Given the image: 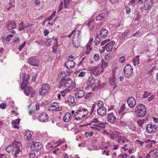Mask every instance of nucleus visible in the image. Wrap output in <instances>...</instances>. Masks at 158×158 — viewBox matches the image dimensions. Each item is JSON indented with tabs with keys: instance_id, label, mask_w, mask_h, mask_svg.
<instances>
[{
	"instance_id": "nucleus-48",
	"label": "nucleus",
	"mask_w": 158,
	"mask_h": 158,
	"mask_svg": "<svg viewBox=\"0 0 158 158\" xmlns=\"http://www.w3.org/2000/svg\"><path fill=\"white\" fill-rule=\"evenodd\" d=\"M85 73L83 71L81 72L79 74H78V76L79 77H83L85 76Z\"/></svg>"
},
{
	"instance_id": "nucleus-62",
	"label": "nucleus",
	"mask_w": 158,
	"mask_h": 158,
	"mask_svg": "<svg viewBox=\"0 0 158 158\" xmlns=\"http://www.w3.org/2000/svg\"><path fill=\"white\" fill-rule=\"evenodd\" d=\"M58 48L57 44L56 43V44L53 47V52L54 51V50H56Z\"/></svg>"
},
{
	"instance_id": "nucleus-54",
	"label": "nucleus",
	"mask_w": 158,
	"mask_h": 158,
	"mask_svg": "<svg viewBox=\"0 0 158 158\" xmlns=\"http://www.w3.org/2000/svg\"><path fill=\"white\" fill-rule=\"evenodd\" d=\"M12 127L14 128L19 129V127L18 126L19 125L15 124L14 123H13V122H12Z\"/></svg>"
},
{
	"instance_id": "nucleus-51",
	"label": "nucleus",
	"mask_w": 158,
	"mask_h": 158,
	"mask_svg": "<svg viewBox=\"0 0 158 158\" xmlns=\"http://www.w3.org/2000/svg\"><path fill=\"white\" fill-rule=\"evenodd\" d=\"M150 94L147 92H144V93L143 94V98H146L148 97L150 95Z\"/></svg>"
},
{
	"instance_id": "nucleus-5",
	"label": "nucleus",
	"mask_w": 158,
	"mask_h": 158,
	"mask_svg": "<svg viewBox=\"0 0 158 158\" xmlns=\"http://www.w3.org/2000/svg\"><path fill=\"white\" fill-rule=\"evenodd\" d=\"M124 73L127 77H129L131 76L133 73V68L129 64H127L124 68Z\"/></svg>"
},
{
	"instance_id": "nucleus-25",
	"label": "nucleus",
	"mask_w": 158,
	"mask_h": 158,
	"mask_svg": "<svg viewBox=\"0 0 158 158\" xmlns=\"http://www.w3.org/2000/svg\"><path fill=\"white\" fill-rule=\"evenodd\" d=\"M108 32V31L106 28H102L100 31V36L101 37L104 38L107 36Z\"/></svg>"
},
{
	"instance_id": "nucleus-7",
	"label": "nucleus",
	"mask_w": 158,
	"mask_h": 158,
	"mask_svg": "<svg viewBox=\"0 0 158 158\" xmlns=\"http://www.w3.org/2000/svg\"><path fill=\"white\" fill-rule=\"evenodd\" d=\"M157 128V126L154 124H148L146 127L147 132L149 134L155 132Z\"/></svg>"
},
{
	"instance_id": "nucleus-8",
	"label": "nucleus",
	"mask_w": 158,
	"mask_h": 158,
	"mask_svg": "<svg viewBox=\"0 0 158 158\" xmlns=\"http://www.w3.org/2000/svg\"><path fill=\"white\" fill-rule=\"evenodd\" d=\"M39 60L36 57L32 56L28 60V63L31 65L38 67L39 66Z\"/></svg>"
},
{
	"instance_id": "nucleus-49",
	"label": "nucleus",
	"mask_w": 158,
	"mask_h": 158,
	"mask_svg": "<svg viewBox=\"0 0 158 158\" xmlns=\"http://www.w3.org/2000/svg\"><path fill=\"white\" fill-rule=\"evenodd\" d=\"M6 104L4 103H2L0 105V107L2 109H5L6 108Z\"/></svg>"
},
{
	"instance_id": "nucleus-40",
	"label": "nucleus",
	"mask_w": 158,
	"mask_h": 158,
	"mask_svg": "<svg viewBox=\"0 0 158 158\" xmlns=\"http://www.w3.org/2000/svg\"><path fill=\"white\" fill-rule=\"evenodd\" d=\"M70 0H64V7L67 8L69 6V2Z\"/></svg>"
},
{
	"instance_id": "nucleus-41",
	"label": "nucleus",
	"mask_w": 158,
	"mask_h": 158,
	"mask_svg": "<svg viewBox=\"0 0 158 158\" xmlns=\"http://www.w3.org/2000/svg\"><path fill=\"white\" fill-rule=\"evenodd\" d=\"M91 44L90 43H88L86 45V49L87 50L91 51L92 50V47H91Z\"/></svg>"
},
{
	"instance_id": "nucleus-55",
	"label": "nucleus",
	"mask_w": 158,
	"mask_h": 158,
	"mask_svg": "<svg viewBox=\"0 0 158 158\" xmlns=\"http://www.w3.org/2000/svg\"><path fill=\"white\" fill-rule=\"evenodd\" d=\"M125 57L124 56L121 57L120 58L119 61L121 63H123L125 61Z\"/></svg>"
},
{
	"instance_id": "nucleus-24",
	"label": "nucleus",
	"mask_w": 158,
	"mask_h": 158,
	"mask_svg": "<svg viewBox=\"0 0 158 158\" xmlns=\"http://www.w3.org/2000/svg\"><path fill=\"white\" fill-rule=\"evenodd\" d=\"M144 142L145 143H148L147 146L148 148H151L155 145L156 142L155 140H151L150 139H146Z\"/></svg>"
},
{
	"instance_id": "nucleus-53",
	"label": "nucleus",
	"mask_w": 158,
	"mask_h": 158,
	"mask_svg": "<svg viewBox=\"0 0 158 158\" xmlns=\"http://www.w3.org/2000/svg\"><path fill=\"white\" fill-rule=\"evenodd\" d=\"M129 31L128 30H127L124 33L121 34V35L122 36H124V38H125V37L127 35L129 32Z\"/></svg>"
},
{
	"instance_id": "nucleus-35",
	"label": "nucleus",
	"mask_w": 158,
	"mask_h": 158,
	"mask_svg": "<svg viewBox=\"0 0 158 158\" xmlns=\"http://www.w3.org/2000/svg\"><path fill=\"white\" fill-rule=\"evenodd\" d=\"M129 128L132 131H134L136 129L135 125L133 123H131L129 126Z\"/></svg>"
},
{
	"instance_id": "nucleus-57",
	"label": "nucleus",
	"mask_w": 158,
	"mask_h": 158,
	"mask_svg": "<svg viewBox=\"0 0 158 158\" xmlns=\"http://www.w3.org/2000/svg\"><path fill=\"white\" fill-rule=\"evenodd\" d=\"M125 8L127 13V14H129L131 11V10L130 8L127 6H126Z\"/></svg>"
},
{
	"instance_id": "nucleus-11",
	"label": "nucleus",
	"mask_w": 158,
	"mask_h": 158,
	"mask_svg": "<svg viewBox=\"0 0 158 158\" xmlns=\"http://www.w3.org/2000/svg\"><path fill=\"white\" fill-rule=\"evenodd\" d=\"M16 24L15 20H9L6 22V27L9 30H11L16 28Z\"/></svg>"
},
{
	"instance_id": "nucleus-36",
	"label": "nucleus",
	"mask_w": 158,
	"mask_h": 158,
	"mask_svg": "<svg viewBox=\"0 0 158 158\" xmlns=\"http://www.w3.org/2000/svg\"><path fill=\"white\" fill-rule=\"evenodd\" d=\"M139 56H137L133 60V61L135 65H137L139 63Z\"/></svg>"
},
{
	"instance_id": "nucleus-61",
	"label": "nucleus",
	"mask_w": 158,
	"mask_h": 158,
	"mask_svg": "<svg viewBox=\"0 0 158 158\" xmlns=\"http://www.w3.org/2000/svg\"><path fill=\"white\" fill-rule=\"evenodd\" d=\"M92 123H99V121L97 118H95L92 120Z\"/></svg>"
},
{
	"instance_id": "nucleus-17",
	"label": "nucleus",
	"mask_w": 158,
	"mask_h": 158,
	"mask_svg": "<svg viewBox=\"0 0 158 158\" xmlns=\"http://www.w3.org/2000/svg\"><path fill=\"white\" fill-rule=\"evenodd\" d=\"M48 116L47 113H42L39 116V120L40 122H45L48 121Z\"/></svg>"
},
{
	"instance_id": "nucleus-23",
	"label": "nucleus",
	"mask_w": 158,
	"mask_h": 158,
	"mask_svg": "<svg viewBox=\"0 0 158 158\" xmlns=\"http://www.w3.org/2000/svg\"><path fill=\"white\" fill-rule=\"evenodd\" d=\"M95 83V79L92 76L89 77L86 83L89 86H93Z\"/></svg>"
},
{
	"instance_id": "nucleus-44",
	"label": "nucleus",
	"mask_w": 158,
	"mask_h": 158,
	"mask_svg": "<svg viewBox=\"0 0 158 158\" xmlns=\"http://www.w3.org/2000/svg\"><path fill=\"white\" fill-rule=\"evenodd\" d=\"M51 39H48L47 41L45 42V44L48 46H49L51 45Z\"/></svg>"
},
{
	"instance_id": "nucleus-38",
	"label": "nucleus",
	"mask_w": 158,
	"mask_h": 158,
	"mask_svg": "<svg viewBox=\"0 0 158 158\" xmlns=\"http://www.w3.org/2000/svg\"><path fill=\"white\" fill-rule=\"evenodd\" d=\"M101 62L103 68H105L107 66V63L103 60L101 61Z\"/></svg>"
},
{
	"instance_id": "nucleus-34",
	"label": "nucleus",
	"mask_w": 158,
	"mask_h": 158,
	"mask_svg": "<svg viewBox=\"0 0 158 158\" xmlns=\"http://www.w3.org/2000/svg\"><path fill=\"white\" fill-rule=\"evenodd\" d=\"M104 15L103 14L98 15L96 18V20L97 21L100 20L104 19Z\"/></svg>"
},
{
	"instance_id": "nucleus-10",
	"label": "nucleus",
	"mask_w": 158,
	"mask_h": 158,
	"mask_svg": "<svg viewBox=\"0 0 158 158\" xmlns=\"http://www.w3.org/2000/svg\"><path fill=\"white\" fill-rule=\"evenodd\" d=\"M62 109V107L59 106L56 102L51 104L48 108V110L49 111L56 110L59 111L61 110Z\"/></svg>"
},
{
	"instance_id": "nucleus-27",
	"label": "nucleus",
	"mask_w": 158,
	"mask_h": 158,
	"mask_svg": "<svg viewBox=\"0 0 158 158\" xmlns=\"http://www.w3.org/2000/svg\"><path fill=\"white\" fill-rule=\"evenodd\" d=\"M71 115L70 113L68 112L66 113L64 117L63 118V120L65 122H69L71 119Z\"/></svg>"
},
{
	"instance_id": "nucleus-22",
	"label": "nucleus",
	"mask_w": 158,
	"mask_h": 158,
	"mask_svg": "<svg viewBox=\"0 0 158 158\" xmlns=\"http://www.w3.org/2000/svg\"><path fill=\"white\" fill-rule=\"evenodd\" d=\"M107 109L105 107L100 108L97 110L98 114L100 116H103L106 114Z\"/></svg>"
},
{
	"instance_id": "nucleus-6",
	"label": "nucleus",
	"mask_w": 158,
	"mask_h": 158,
	"mask_svg": "<svg viewBox=\"0 0 158 158\" xmlns=\"http://www.w3.org/2000/svg\"><path fill=\"white\" fill-rule=\"evenodd\" d=\"M50 90V87L48 84H45L42 85L40 89L39 90L40 94L41 95L46 94Z\"/></svg>"
},
{
	"instance_id": "nucleus-21",
	"label": "nucleus",
	"mask_w": 158,
	"mask_h": 158,
	"mask_svg": "<svg viewBox=\"0 0 158 158\" xmlns=\"http://www.w3.org/2000/svg\"><path fill=\"white\" fill-rule=\"evenodd\" d=\"M75 65V63L73 60H69L67 61L65 64V67L68 69L73 68Z\"/></svg>"
},
{
	"instance_id": "nucleus-43",
	"label": "nucleus",
	"mask_w": 158,
	"mask_h": 158,
	"mask_svg": "<svg viewBox=\"0 0 158 158\" xmlns=\"http://www.w3.org/2000/svg\"><path fill=\"white\" fill-rule=\"evenodd\" d=\"M140 34H141L139 31H136L135 33L133 34L131 36H136V37H139V36H140Z\"/></svg>"
},
{
	"instance_id": "nucleus-12",
	"label": "nucleus",
	"mask_w": 158,
	"mask_h": 158,
	"mask_svg": "<svg viewBox=\"0 0 158 158\" xmlns=\"http://www.w3.org/2000/svg\"><path fill=\"white\" fill-rule=\"evenodd\" d=\"M42 148L43 145L40 142H35L31 146V149L32 150L35 151L40 150Z\"/></svg>"
},
{
	"instance_id": "nucleus-52",
	"label": "nucleus",
	"mask_w": 158,
	"mask_h": 158,
	"mask_svg": "<svg viewBox=\"0 0 158 158\" xmlns=\"http://www.w3.org/2000/svg\"><path fill=\"white\" fill-rule=\"evenodd\" d=\"M26 42H25L22 45H20L19 47V51H21L23 48V47H24Z\"/></svg>"
},
{
	"instance_id": "nucleus-9",
	"label": "nucleus",
	"mask_w": 158,
	"mask_h": 158,
	"mask_svg": "<svg viewBox=\"0 0 158 158\" xmlns=\"http://www.w3.org/2000/svg\"><path fill=\"white\" fill-rule=\"evenodd\" d=\"M153 2L154 0H145L142 8L145 10H148L152 7Z\"/></svg>"
},
{
	"instance_id": "nucleus-19",
	"label": "nucleus",
	"mask_w": 158,
	"mask_h": 158,
	"mask_svg": "<svg viewBox=\"0 0 158 158\" xmlns=\"http://www.w3.org/2000/svg\"><path fill=\"white\" fill-rule=\"evenodd\" d=\"M65 103L67 102L69 103V105L71 107L73 106L75 104L76 102H75L74 97L72 96H69L67 101H65Z\"/></svg>"
},
{
	"instance_id": "nucleus-31",
	"label": "nucleus",
	"mask_w": 158,
	"mask_h": 158,
	"mask_svg": "<svg viewBox=\"0 0 158 158\" xmlns=\"http://www.w3.org/2000/svg\"><path fill=\"white\" fill-rule=\"evenodd\" d=\"M119 136V133L116 131L110 135V137L111 139H114L115 138H118Z\"/></svg>"
},
{
	"instance_id": "nucleus-13",
	"label": "nucleus",
	"mask_w": 158,
	"mask_h": 158,
	"mask_svg": "<svg viewBox=\"0 0 158 158\" xmlns=\"http://www.w3.org/2000/svg\"><path fill=\"white\" fill-rule=\"evenodd\" d=\"M109 84L112 86H113L114 89H115L118 86L114 74H112V76L109 78Z\"/></svg>"
},
{
	"instance_id": "nucleus-14",
	"label": "nucleus",
	"mask_w": 158,
	"mask_h": 158,
	"mask_svg": "<svg viewBox=\"0 0 158 158\" xmlns=\"http://www.w3.org/2000/svg\"><path fill=\"white\" fill-rule=\"evenodd\" d=\"M100 68L98 66H93L90 69V73L93 74L98 75L101 74L102 70L100 71Z\"/></svg>"
},
{
	"instance_id": "nucleus-45",
	"label": "nucleus",
	"mask_w": 158,
	"mask_h": 158,
	"mask_svg": "<svg viewBox=\"0 0 158 158\" xmlns=\"http://www.w3.org/2000/svg\"><path fill=\"white\" fill-rule=\"evenodd\" d=\"M29 156L31 158H33L35 156V154L34 152H31L29 154Z\"/></svg>"
},
{
	"instance_id": "nucleus-64",
	"label": "nucleus",
	"mask_w": 158,
	"mask_h": 158,
	"mask_svg": "<svg viewBox=\"0 0 158 158\" xmlns=\"http://www.w3.org/2000/svg\"><path fill=\"white\" fill-rule=\"evenodd\" d=\"M32 25V24L27 23V24H25V29L26 28L28 27L31 26Z\"/></svg>"
},
{
	"instance_id": "nucleus-28",
	"label": "nucleus",
	"mask_w": 158,
	"mask_h": 158,
	"mask_svg": "<svg viewBox=\"0 0 158 158\" xmlns=\"http://www.w3.org/2000/svg\"><path fill=\"white\" fill-rule=\"evenodd\" d=\"M30 78V76L28 74L26 78L23 81V82L21 84V85H22V86H24L25 87L27 86L28 83V81Z\"/></svg>"
},
{
	"instance_id": "nucleus-4",
	"label": "nucleus",
	"mask_w": 158,
	"mask_h": 158,
	"mask_svg": "<svg viewBox=\"0 0 158 158\" xmlns=\"http://www.w3.org/2000/svg\"><path fill=\"white\" fill-rule=\"evenodd\" d=\"M72 84L73 81L70 78H62L59 81L58 87L61 88L62 86H65L68 88L72 86Z\"/></svg>"
},
{
	"instance_id": "nucleus-33",
	"label": "nucleus",
	"mask_w": 158,
	"mask_h": 158,
	"mask_svg": "<svg viewBox=\"0 0 158 158\" xmlns=\"http://www.w3.org/2000/svg\"><path fill=\"white\" fill-rule=\"evenodd\" d=\"M25 25H23V22H21L19 24V31L25 30Z\"/></svg>"
},
{
	"instance_id": "nucleus-42",
	"label": "nucleus",
	"mask_w": 158,
	"mask_h": 158,
	"mask_svg": "<svg viewBox=\"0 0 158 158\" xmlns=\"http://www.w3.org/2000/svg\"><path fill=\"white\" fill-rule=\"evenodd\" d=\"M97 106V103H94L92 106L91 109V112H93V111H94L95 109H96V107Z\"/></svg>"
},
{
	"instance_id": "nucleus-60",
	"label": "nucleus",
	"mask_w": 158,
	"mask_h": 158,
	"mask_svg": "<svg viewBox=\"0 0 158 158\" xmlns=\"http://www.w3.org/2000/svg\"><path fill=\"white\" fill-rule=\"evenodd\" d=\"M49 31L47 29H45L44 31V33L45 36H47L49 33Z\"/></svg>"
},
{
	"instance_id": "nucleus-30",
	"label": "nucleus",
	"mask_w": 158,
	"mask_h": 158,
	"mask_svg": "<svg viewBox=\"0 0 158 158\" xmlns=\"http://www.w3.org/2000/svg\"><path fill=\"white\" fill-rule=\"evenodd\" d=\"M149 153L152 155L153 158H158V152H154L153 150H151L149 152Z\"/></svg>"
},
{
	"instance_id": "nucleus-58",
	"label": "nucleus",
	"mask_w": 158,
	"mask_h": 158,
	"mask_svg": "<svg viewBox=\"0 0 158 158\" xmlns=\"http://www.w3.org/2000/svg\"><path fill=\"white\" fill-rule=\"evenodd\" d=\"M118 142L120 143L121 141L122 140V137L119 135V136L118 137Z\"/></svg>"
},
{
	"instance_id": "nucleus-16",
	"label": "nucleus",
	"mask_w": 158,
	"mask_h": 158,
	"mask_svg": "<svg viewBox=\"0 0 158 158\" xmlns=\"http://www.w3.org/2000/svg\"><path fill=\"white\" fill-rule=\"evenodd\" d=\"M127 101L129 107L131 108L134 107L136 104V101L133 97L129 98Z\"/></svg>"
},
{
	"instance_id": "nucleus-18",
	"label": "nucleus",
	"mask_w": 158,
	"mask_h": 158,
	"mask_svg": "<svg viewBox=\"0 0 158 158\" xmlns=\"http://www.w3.org/2000/svg\"><path fill=\"white\" fill-rule=\"evenodd\" d=\"M107 118V121L112 124L114 123L116 119V117L112 113L108 114Z\"/></svg>"
},
{
	"instance_id": "nucleus-15",
	"label": "nucleus",
	"mask_w": 158,
	"mask_h": 158,
	"mask_svg": "<svg viewBox=\"0 0 158 158\" xmlns=\"http://www.w3.org/2000/svg\"><path fill=\"white\" fill-rule=\"evenodd\" d=\"M22 89H24V92L27 95H29L30 93L32 95L35 94V92L32 91V89L30 86L25 87L24 86H22Z\"/></svg>"
},
{
	"instance_id": "nucleus-32",
	"label": "nucleus",
	"mask_w": 158,
	"mask_h": 158,
	"mask_svg": "<svg viewBox=\"0 0 158 158\" xmlns=\"http://www.w3.org/2000/svg\"><path fill=\"white\" fill-rule=\"evenodd\" d=\"M70 90L69 89H64L61 92V94H62V96L63 97L65 96L68 93L70 92Z\"/></svg>"
},
{
	"instance_id": "nucleus-26",
	"label": "nucleus",
	"mask_w": 158,
	"mask_h": 158,
	"mask_svg": "<svg viewBox=\"0 0 158 158\" xmlns=\"http://www.w3.org/2000/svg\"><path fill=\"white\" fill-rule=\"evenodd\" d=\"M85 95V92L82 90H80L77 91L75 94L76 98H81L82 97Z\"/></svg>"
},
{
	"instance_id": "nucleus-59",
	"label": "nucleus",
	"mask_w": 158,
	"mask_h": 158,
	"mask_svg": "<svg viewBox=\"0 0 158 158\" xmlns=\"http://www.w3.org/2000/svg\"><path fill=\"white\" fill-rule=\"evenodd\" d=\"M12 122H13V123H14L19 125V120L18 119H16L15 121H12Z\"/></svg>"
},
{
	"instance_id": "nucleus-46",
	"label": "nucleus",
	"mask_w": 158,
	"mask_h": 158,
	"mask_svg": "<svg viewBox=\"0 0 158 158\" xmlns=\"http://www.w3.org/2000/svg\"><path fill=\"white\" fill-rule=\"evenodd\" d=\"M144 123V120H139L138 121L137 123L139 126H141L142 124Z\"/></svg>"
},
{
	"instance_id": "nucleus-39",
	"label": "nucleus",
	"mask_w": 158,
	"mask_h": 158,
	"mask_svg": "<svg viewBox=\"0 0 158 158\" xmlns=\"http://www.w3.org/2000/svg\"><path fill=\"white\" fill-rule=\"evenodd\" d=\"M97 105L98 107L99 108L104 107L103 106V102L101 101H98V102L97 103Z\"/></svg>"
},
{
	"instance_id": "nucleus-50",
	"label": "nucleus",
	"mask_w": 158,
	"mask_h": 158,
	"mask_svg": "<svg viewBox=\"0 0 158 158\" xmlns=\"http://www.w3.org/2000/svg\"><path fill=\"white\" fill-rule=\"evenodd\" d=\"M110 39H107L106 40H105L104 41H102V43H101V46H103L106 43H107L108 42H109L110 41Z\"/></svg>"
},
{
	"instance_id": "nucleus-2",
	"label": "nucleus",
	"mask_w": 158,
	"mask_h": 158,
	"mask_svg": "<svg viewBox=\"0 0 158 158\" xmlns=\"http://www.w3.org/2000/svg\"><path fill=\"white\" fill-rule=\"evenodd\" d=\"M135 113L137 117H142L145 115L146 114V110L144 105L139 103L138 104L135 108Z\"/></svg>"
},
{
	"instance_id": "nucleus-20",
	"label": "nucleus",
	"mask_w": 158,
	"mask_h": 158,
	"mask_svg": "<svg viewBox=\"0 0 158 158\" xmlns=\"http://www.w3.org/2000/svg\"><path fill=\"white\" fill-rule=\"evenodd\" d=\"M115 43L114 41H112L110 42V44H109V42L107 43L103 47L105 48L107 52H110L112 51L113 46L114 44Z\"/></svg>"
},
{
	"instance_id": "nucleus-29",
	"label": "nucleus",
	"mask_w": 158,
	"mask_h": 158,
	"mask_svg": "<svg viewBox=\"0 0 158 158\" xmlns=\"http://www.w3.org/2000/svg\"><path fill=\"white\" fill-rule=\"evenodd\" d=\"M69 74V73H67V74L64 71L62 72L60 74H59L58 75V78L57 79V81H59L60 78H65V77L66 76L68 75Z\"/></svg>"
},
{
	"instance_id": "nucleus-56",
	"label": "nucleus",
	"mask_w": 158,
	"mask_h": 158,
	"mask_svg": "<svg viewBox=\"0 0 158 158\" xmlns=\"http://www.w3.org/2000/svg\"><path fill=\"white\" fill-rule=\"evenodd\" d=\"M119 156L121 158H126L127 156V154L125 153L119 155Z\"/></svg>"
},
{
	"instance_id": "nucleus-1",
	"label": "nucleus",
	"mask_w": 158,
	"mask_h": 158,
	"mask_svg": "<svg viewBox=\"0 0 158 158\" xmlns=\"http://www.w3.org/2000/svg\"><path fill=\"white\" fill-rule=\"evenodd\" d=\"M21 146L20 143L15 140L11 144L6 148V150L9 153L15 150V152L14 153V156L15 157H17L18 156L17 154H19L22 151L20 148Z\"/></svg>"
},
{
	"instance_id": "nucleus-3",
	"label": "nucleus",
	"mask_w": 158,
	"mask_h": 158,
	"mask_svg": "<svg viewBox=\"0 0 158 158\" xmlns=\"http://www.w3.org/2000/svg\"><path fill=\"white\" fill-rule=\"evenodd\" d=\"M88 113V111L86 109L80 108L75 113V118L76 120L82 119L85 117Z\"/></svg>"
},
{
	"instance_id": "nucleus-47",
	"label": "nucleus",
	"mask_w": 158,
	"mask_h": 158,
	"mask_svg": "<svg viewBox=\"0 0 158 158\" xmlns=\"http://www.w3.org/2000/svg\"><path fill=\"white\" fill-rule=\"evenodd\" d=\"M94 58L96 61H98L99 60L100 57L99 55L97 54H95L94 56Z\"/></svg>"
},
{
	"instance_id": "nucleus-37",
	"label": "nucleus",
	"mask_w": 158,
	"mask_h": 158,
	"mask_svg": "<svg viewBox=\"0 0 158 158\" xmlns=\"http://www.w3.org/2000/svg\"><path fill=\"white\" fill-rule=\"evenodd\" d=\"M101 41V39L99 37L98 35H97V36L95 37V39L94 40V43H95L96 45H97Z\"/></svg>"
},
{
	"instance_id": "nucleus-63",
	"label": "nucleus",
	"mask_w": 158,
	"mask_h": 158,
	"mask_svg": "<svg viewBox=\"0 0 158 158\" xmlns=\"http://www.w3.org/2000/svg\"><path fill=\"white\" fill-rule=\"evenodd\" d=\"M93 20H91L89 21V22H88L87 23V26H88L89 27L91 25H93V24H92V23H93Z\"/></svg>"
}]
</instances>
